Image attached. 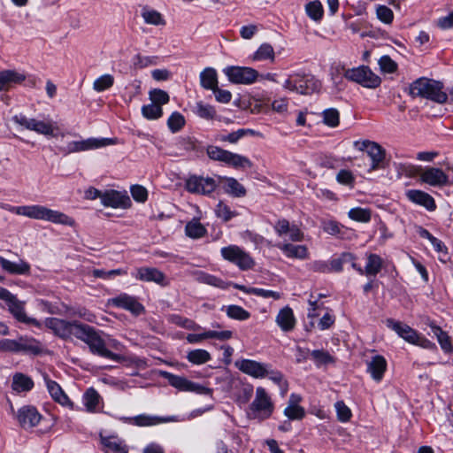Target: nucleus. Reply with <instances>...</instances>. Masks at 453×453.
<instances>
[{
	"instance_id": "f257e3e1",
	"label": "nucleus",
	"mask_w": 453,
	"mask_h": 453,
	"mask_svg": "<svg viewBox=\"0 0 453 453\" xmlns=\"http://www.w3.org/2000/svg\"><path fill=\"white\" fill-rule=\"evenodd\" d=\"M1 207L17 215L26 216L38 220H46L55 224L73 226L75 221L68 215L55 210L49 209L42 205H23L12 206L10 204H2Z\"/></svg>"
},
{
	"instance_id": "f03ea898",
	"label": "nucleus",
	"mask_w": 453,
	"mask_h": 453,
	"mask_svg": "<svg viewBox=\"0 0 453 453\" xmlns=\"http://www.w3.org/2000/svg\"><path fill=\"white\" fill-rule=\"evenodd\" d=\"M103 331L83 324L77 339L85 342L92 354L105 357L116 362L123 360V357L113 353L106 348V337Z\"/></svg>"
},
{
	"instance_id": "7ed1b4c3",
	"label": "nucleus",
	"mask_w": 453,
	"mask_h": 453,
	"mask_svg": "<svg viewBox=\"0 0 453 453\" xmlns=\"http://www.w3.org/2000/svg\"><path fill=\"white\" fill-rule=\"evenodd\" d=\"M410 94L413 97H424L439 104H443L448 99L447 94L442 91L441 83L426 78H419L412 82Z\"/></svg>"
},
{
	"instance_id": "20e7f679",
	"label": "nucleus",
	"mask_w": 453,
	"mask_h": 453,
	"mask_svg": "<svg viewBox=\"0 0 453 453\" xmlns=\"http://www.w3.org/2000/svg\"><path fill=\"white\" fill-rule=\"evenodd\" d=\"M387 326L409 343L418 345L427 349H436L434 342L425 338L416 330L404 323L390 319L387 320Z\"/></svg>"
},
{
	"instance_id": "39448f33",
	"label": "nucleus",
	"mask_w": 453,
	"mask_h": 453,
	"mask_svg": "<svg viewBox=\"0 0 453 453\" xmlns=\"http://www.w3.org/2000/svg\"><path fill=\"white\" fill-rule=\"evenodd\" d=\"M12 121L27 130L34 131L45 136L56 137L59 131V127L56 123L27 118L22 113L14 115Z\"/></svg>"
},
{
	"instance_id": "423d86ee",
	"label": "nucleus",
	"mask_w": 453,
	"mask_h": 453,
	"mask_svg": "<svg viewBox=\"0 0 453 453\" xmlns=\"http://www.w3.org/2000/svg\"><path fill=\"white\" fill-rule=\"evenodd\" d=\"M343 76L352 82L357 83L366 88H376L381 83V79L368 66L361 65L344 71Z\"/></svg>"
},
{
	"instance_id": "0eeeda50",
	"label": "nucleus",
	"mask_w": 453,
	"mask_h": 453,
	"mask_svg": "<svg viewBox=\"0 0 453 453\" xmlns=\"http://www.w3.org/2000/svg\"><path fill=\"white\" fill-rule=\"evenodd\" d=\"M206 153L211 159L223 162L235 168L251 166V162L248 157L223 150L218 146H208Z\"/></svg>"
},
{
	"instance_id": "6e6552de",
	"label": "nucleus",
	"mask_w": 453,
	"mask_h": 453,
	"mask_svg": "<svg viewBox=\"0 0 453 453\" xmlns=\"http://www.w3.org/2000/svg\"><path fill=\"white\" fill-rule=\"evenodd\" d=\"M319 87L318 81L303 72H297L288 74L285 81V88L296 91L299 94H310Z\"/></svg>"
},
{
	"instance_id": "1a4fd4ad",
	"label": "nucleus",
	"mask_w": 453,
	"mask_h": 453,
	"mask_svg": "<svg viewBox=\"0 0 453 453\" xmlns=\"http://www.w3.org/2000/svg\"><path fill=\"white\" fill-rule=\"evenodd\" d=\"M44 325L57 336L66 339L72 335L77 338L83 324L78 321H67L58 318H48L45 319Z\"/></svg>"
},
{
	"instance_id": "9d476101",
	"label": "nucleus",
	"mask_w": 453,
	"mask_h": 453,
	"mask_svg": "<svg viewBox=\"0 0 453 453\" xmlns=\"http://www.w3.org/2000/svg\"><path fill=\"white\" fill-rule=\"evenodd\" d=\"M219 185L212 177H203L201 175H190L185 181V188L188 192L196 195L210 196Z\"/></svg>"
},
{
	"instance_id": "9b49d317",
	"label": "nucleus",
	"mask_w": 453,
	"mask_h": 453,
	"mask_svg": "<svg viewBox=\"0 0 453 453\" xmlns=\"http://www.w3.org/2000/svg\"><path fill=\"white\" fill-rule=\"evenodd\" d=\"M354 147L359 151L366 152L371 158L370 171H375L382 167L386 157V150L378 143L369 140L354 142Z\"/></svg>"
},
{
	"instance_id": "f8f14e48",
	"label": "nucleus",
	"mask_w": 453,
	"mask_h": 453,
	"mask_svg": "<svg viewBox=\"0 0 453 453\" xmlns=\"http://www.w3.org/2000/svg\"><path fill=\"white\" fill-rule=\"evenodd\" d=\"M220 253L225 260L234 264L241 270H249L255 265L250 254L236 245L223 247Z\"/></svg>"
},
{
	"instance_id": "ddd939ff",
	"label": "nucleus",
	"mask_w": 453,
	"mask_h": 453,
	"mask_svg": "<svg viewBox=\"0 0 453 453\" xmlns=\"http://www.w3.org/2000/svg\"><path fill=\"white\" fill-rule=\"evenodd\" d=\"M224 72L229 81L234 84H252L258 76L257 71L251 67L228 66Z\"/></svg>"
},
{
	"instance_id": "4468645a",
	"label": "nucleus",
	"mask_w": 453,
	"mask_h": 453,
	"mask_svg": "<svg viewBox=\"0 0 453 453\" xmlns=\"http://www.w3.org/2000/svg\"><path fill=\"white\" fill-rule=\"evenodd\" d=\"M418 173L421 182L432 187L441 188L448 185L449 182V176L438 167H419Z\"/></svg>"
},
{
	"instance_id": "2eb2a0df",
	"label": "nucleus",
	"mask_w": 453,
	"mask_h": 453,
	"mask_svg": "<svg viewBox=\"0 0 453 453\" xmlns=\"http://www.w3.org/2000/svg\"><path fill=\"white\" fill-rule=\"evenodd\" d=\"M132 276L137 280L154 282L162 287L169 285L165 274L156 267L142 266L136 268Z\"/></svg>"
},
{
	"instance_id": "dca6fc26",
	"label": "nucleus",
	"mask_w": 453,
	"mask_h": 453,
	"mask_svg": "<svg viewBox=\"0 0 453 453\" xmlns=\"http://www.w3.org/2000/svg\"><path fill=\"white\" fill-rule=\"evenodd\" d=\"M250 409L255 418H266L272 411L273 407L269 397L263 388H257L256 397L250 405Z\"/></svg>"
},
{
	"instance_id": "f3484780",
	"label": "nucleus",
	"mask_w": 453,
	"mask_h": 453,
	"mask_svg": "<svg viewBox=\"0 0 453 453\" xmlns=\"http://www.w3.org/2000/svg\"><path fill=\"white\" fill-rule=\"evenodd\" d=\"M8 306V311L12 313V315L19 321L27 325H33L36 327H41L42 323L34 318H30L27 315L25 311V303L19 301L16 296H13L8 303H6Z\"/></svg>"
},
{
	"instance_id": "a211bd4d",
	"label": "nucleus",
	"mask_w": 453,
	"mask_h": 453,
	"mask_svg": "<svg viewBox=\"0 0 453 453\" xmlns=\"http://www.w3.org/2000/svg\"><path fill=\"white\" fill-rule=\"evenodd\" d=\"M42 379L52 399L62 406L73 409V403L69 399L58 383L50 380L46 372L42 373Z\"/></svg>"
},
{
	"instance_id": "6ab92c4d",
	"label": "nucleus",
	"mask_w": 453,
	"mask_h": 453,
	"mask_svg": "<svg viewBox=\"0 0 453 453\" xmlns=\"http://www.w3.org/2000/svg\"><path fill=\"white\" fill-rule=\"evenodd\" d=\"M101 203L105 207L127 209L131 205V201L126 193L111 189L104 192Z\"/></svg>"
},
{
	"instance_id": "aec40b11",
	"label": "nucleus",
	"mask_w": 453,
	"mask_h": 453,
	"mask_svg": "<svg viewBox=\"0 0 453 453\" xmlns=\"http://www.w3.org/2000/svg\"><path fill=\"white\" fill-rule=\"evenodd\" d=\"M196 280L199 283L210 285V286H212V287H215V288H221V289H226L230 285H233V287L234 288L239 289V290H241V291H242L244 293L250 294V288H246L245 286L240 285V284H237V283L226 282L223 280H221L220 278H218V277H216L214 275L209 274V273H204V272H197V273H196Z\"/></svg>"
},
{
	"instance_id": "412c9836",
	"label": "nucleus",
	"mask_w": 453,
	"mask_h": 453,
	"mask_svg": "<svg viewBox=\"0 0 453 453\" xmlns=\"http://www.w3.org/2000/svg\"><path fill=\"white\" fill-rule=\"evenodd\" d=\"M113 306L129 311L134 315H140L144 311V307L135 297L126 293L111 298L110 301Z\"/></svg>"
},
{
	"instance_id": "4be33fe9",
	"label": "nucleus",
	"mask_w": 453,
	"mask_h": 453,
	"mask_svg": "<svg viewBox=\"0 0 453 453\" xmlns=\"http://www.w3.org/2000/svg\"><path fill=\"white\" fill-rule=\"evenodd\" d=\"M41 418V414L35 407L30 405L21 407L17 413V419L24 429H30L37 426Z\"/></svg>"
},
{
	"instance_id": "5701e85b",
	"label": "nucleus",
	"mask_w": 453,
	"mask_h": 453,
	"mask_svg": "<svg viewBox=\"0 0 453 453\" xmlns=\"http://www.w3.org/2000/svg\"><path fill=\"white\" fill-rule=\"evenodd\" d=\"M235 366L243 373L257 379L264 378L268 374L265 365L250 359L236 361Z\"/></svg>"
},
{
	"instance_id": "b1692460",
	"label": "nucleus",
	"mask_w": 453,
	"mask_h": 453,
	"mask_svg": "<svg viewBox=\"0 0 453 453\" xmlns=\"http://www.w3.org/2000/svg\"><path fill=\"white\" fill-rule=\"evenodd\" d=\"M406 197L411 203L424 207L428 211H434L436 210V203L434 197L419 189H409L405 193Z\"/></svg>"
},
{
	"instance_id": "393cba45",
	"label": "nucleus",
	"mask_w": 453,
	"mask_h": 453,
	"mask_svg": "<svg viewBox=\"0 0 453 453\" xmlns=\"http://www.w3.org/2000/svg\"><path fill=\"white\" fill-rule=\"evenodd\" d=\"M366 371L371 375L373 380L380 382L384 377L387 371V360L381 355H376L366 362Z\"/></svg>"
},
{
	"instance_id": "a878e982",
	"label": "nucleus",
	"mask_w": 453,
	"mask_h": 453,
	"mask_svg": "<svg viewBox=\"0 0 453 453\" xmlns=\"http://www.w3.org/2000/svg\"><path fill=\"white\" fill-rule=\"evenodd\" d=\"M99 436L104 450L106 453L109 451L113 453H128L127 447L124 443V441L117 435L105 436L101 433Z\"/></svg>"
},
{
	"instance_id": "bb28decb",
	"label": "nucleus",
	"mask_w": 453,
	"mask_h": 453,
	"mask_svg": "<svg viewBox=\"0 0 453 453\" xmlns=\"http://www.w3.org/2000/svg\"><path fill=\"white\" fill-rule=\"evenodd\" d=\"M26 80V75L15 70L0 71V91L9 90L13 85Z\"/></svg>"
},
{
	"instance_id": "cd10ccee",
	"label": "nucleus",
	"mask_w": 453,
	"mask_h": 453,
	"mask_svg": "<svg viewBox=\"0 0 453 453\" xmlns=\"http://www.w3.org/2000/svg\"><path fill=\"white\" fill-rule=\"evenodd\" d=\"M0 266L11 274L27 275L30 273V265L22 259L18 262H12L0 256Z\"/></svg>"
},
{
	"instance_id": "c85d7f7f",
	"label": "nucleus",
	"mask_w": 453,
	"mask_h": 453,
	"mask_svg": "<svg viewBox=\"0 0 453 453\" xmlns=\"http://www.w3.org/2000/svg\"><path fill=\"white\" fill-rule=\"evenodd\" d=\"M134 424L139 426H156L161 423H168V422H177L180 421L178 417L176 416H168V417H158V416H150L146 414H141L135 416L134 418Z\"/></svg>"
},
{
	"instance_id": "c756f323",
	"label": "nucleus",
	"mask_w": 453,
	"mask_h": 453,
	"mask_svg": "<svg viewBox=\"0 0 453 453\" xmlns=\"http://www.w3.org/2000/svg\"><path fill=\"white\" fill-rule=\"evenodd\" d=\"M116 143V139L112 138H88L78 141L79 152L96 150Z\"/></svg>"
},
{
	"instance_id": "7c9ffc66",
	"label": "nucleus",
	"mask_w": 453,
	"mask_h": 453,
	"mask_svg": "<svg viewBox=\"0 0 453 453\" xmlns=\"http://www.w3.org/2000/svg\"><path fill=\"white\" fill-rule=\"evenodd\" d=\"M301 396L299 395L292 394L290 395L288 405L285 408V416L290 419H302L304 417L305 411L303 407L299 405Z\"/></svg>"
},
{
	"instance_id": "2f4dec72",
	"label": "nucleus",
	"mask_w": 453,
	"mask_h": 453,
	"mask_svg": "<svg viewBox=\"0 0 453 453\" xmlns=\"http://www.w3.org/2000/svg\"><path fill=\"white\" fill-rule=\"evenodd\" d=\"M219 180H224V189L226 193L234 196V197H242L246 194L245 188L238 182V180L234 178L231 177H218Z\"/></svg>"
},
{
	"instance_id": "473e14b6",
	"label": "nucleus",
	"mask_w": 453,
	"mask_h": 453,
	"mask_svg": "<svg viewBox=\"0 0 453 453\" xmlns=\"http://www.w3.org/2000/svg\"><path fill=\"white\" fill-rule=\"evenodd\" d=\"M309 255L306 245L285 243V257H287L305 260L309 258Z\"/></svg>"
},
{
	"instance_id": "72a5a7b5",
	"label": "nucleus",
	"mask_w": 453,
	"mask_h": 453,
	"mask_svg": "<svg viewBox=\"0 0 453 453\" xmlns=\"http://www.w3.org/2000/svg\"><path fill=\"white\" fill-rule=\"evenodd\" d=\"M201 86L209 90H213L218 87V75L214 68L207 67L200 73Z\"/></svg>"
},
{
	"instance_id": "f704fd0d",
	"label": "nucleus",
	"mask_w": 453,
	"mask_h": 453,
	"mask_svg": "<svg viewBox=\"0 0 453 453\" xmlns=\"http://www.w3.org/2000/svg\"><path fill=\"white\" fill-rule=\"evenodd\" d=\"M141 16L143 19V21L148 25H153V26H165V20L163 17V15L154 10L150 9L149 7H143L141 11Z\"/></svg>"
},
{
	"instance_id": "c9c22d12",
	"label": "nucleus",
	"mask_w": 453,
	"mask_h": 453,
	"mask_svg": "<svg viewBox=\"0 0 453 453\" xmlns=\"http://www.w3.org/2000/svg\"><path fill=\"white\" fill-rule=\"evenodd\" d=\"M100 395L95 388H88L82 396V401L86 411L91 413L96 412L100 402Z\"/></svg>"
},
{
	"instance_id": "e433bc0d",
	"label": "nucleus",
	"mask_w": 453,
	"mask_h": 453,
	"mask_svg": "<svg viewBox=\"0 0 453 453\" xmlns=\"http://www.w3.org/2000/svg\"><path fill=\"white\" fill-rule=\"evenodd\" d=\"M427 325L430 326L433 334L436 336L441 348L445 352H449L452 349V345L449 337L440 326H436L434 322L428 320Z\"/></svg>"
},
{
	"instance_id": "4c0bfd02",
	"label": "nucleus",
	"mask_w": 453,
	"mask_h": 453,
	"mask_svg": "<svg viewBox=\"0 0 453 453\" xmlns=\"http://www.w3.org/2000/svg\"><path fill=\"white\" fill-rule=\"evenodd\" d=\"M367 263L365 267V274L367 276L377 275L383 265L382 258L377 254H367Z\"/></svg>"
},
{
	"instance_id": "58836bf2",
	"label": "nucleus",
	"mask_w": 453,
	"mask_h": 453,
	"mask_svg": "<svg viewBox=\"0 0 453 453\" xmlns=\"http://www.w3.org/2000/svg\"><path fill=\"white\" fill-rule=\"evenodd\" d=\"M12 389L17 392L29 391L34 387L32 379L22 373H16L12 380Z\"/></svg>"
},
{
	"instance_id": "ea45409f",
	"label": "nucleus",
	"mask_w": 453,
	"mask_h": 453,
	"mask_svg": "<svg viewBox=\"0 0 453 453\" xmlns=\"http://www.w3.org/2000/svg\"><path fill=\"white\" fill-rule=\"evenodd\" d=\"M163 376L168 380L169 384L173 388L180 391L189 392L191 380H188V379L181 376L174 375L168 372H164Z\"/></svg>"
},
{
	"instance_id": "a19ab883",
	"label": "nucleus",
	"mask_w": 453,
	"mask_h": 453,
	"mask_svg": "<svg viewBox=\"0 0 453 453\" xmlns=\"http://www.w3.org/2000/svg\"><path fill=\"white\" fill-rule=\"evenodd\" d=\"M305 12L308 17L316 22L320 21L324 15L323 5L319 0L307 3L305 4Z\"/></svg>"
},
{
	"instance_id": "79ce46f5",
	"label": "nucleus",
	"mask_w": 453,
	"mask_h": 453,
	"mask_svg": "<svg viewBox=\"0 0 453 453\" xmlns=\"http://www.w3.org/2000/svg\"><path fill=\"white\" fill-rule=\"evenodd\" d=\"M311 357L318 367L334 364L335 362L334 357L328 351L324 349H316L311 351Z\"/></svg>"
},
{
	"instance_id": "37998d69",
	"label": "nucleus",
	"mask_w": 453,
	"mask_h": 453,
	"mask_svg": "<svg viewBox=\"0 0 453 453\" xmlns=\"http://www.w3.org/2000/svg\"><path fill=\"white\" fill-rule=\"evenodd\" d=\"M253 61L273 60L274 50L271 44L263 43L251 56Z\"/></svg>"
},
{
	"instance_id": "c03bdc74",
	"label": "nucleus",
	"mask_w": 453,
	"mask_h": 453,
	"mask_svg": "<svg viewBox=\"0 0 453 453\" xmlns=\"http://www.w3.org/2000/svg\"><path fill=\"white\" fill-rule=\"evenodd\" d=\"M195 113L201 119L211 120L216 118L217 111L214 106L200 101L196 104Z\"/></svg>"
},
{
	"instance_id": "a18cd8bd",
	"label": "nucleus",
	"mask_w": 453,
	"mask_h": 453,
	"mask_svg": "<svg viewBox=\"0 0 453 453\" xmlns=\"http://www.w3.org/2000/svg\"><path fill=\"white\" fill-rule=\"evenodd\" d=\"M211 354L205 349H194L188 353L187 359L194 365H203L210 361Z\"/></svg>"
},
{
	"instance_id": "49530a36",
	"label": "nucleus",
	"mask_w": 453,
	"mask_h": 453,
	"mask_svg": "<svg viewBox=\"0 0 453 453\" xmlns=\"http://www.w3.org/2000/svg\"><path fill=\"white\" fill-rule=\"evenodd\" d=\"M348 216L352 220L367 223L371 220L372 213L370 209L356 207L349 211Z\"/></svg>"
},
{
	"instance_id": "de8ad7c7",
	"label": "nucleus",
	"mask_w": 453,
	"mask_h": 453,
	"mask_svg": "<svg viewBox=\"0 0 453 453\" xmlns=\"http://www.w3.org/2000/svg\"><path fill=\"white\" fill-rule=\"evenodd\" d=\"M185 231L188 236L194 239L200 238L206 233L205 227L198 220L188 222L186 225Z\"/></svg>"
},
{
	"instance_id": "09e8293b",
	"label": "nucleus",
	"mask_w": 453,
	"mask_h": 453,
	"mask_svg": "<svg viewBox=\"0 0 453 453\" xmlns=\"http://www.w3.org/2000/svg\"><path fill=\"white\" fill-rule=\"evenodd\" d=\"M142 114L145 119L154 120L162 117L163 110L160 105L151 103L142 107Z\"/></svg>"
},
{
	"instance_id": "8fccbe9b",
	"label": "nucleus",
	"mask_w": 453,
	"mask_h": 453,
	"mask_svg": "<svg viewBox=\"0 0 453 453\" xmlns=\"http://www.w3.org/2000/svg\"><path fill=\"white\" fill-rule=\"evenodd\" d=\"M17 348L18 352L28 351L34 354H37L41 350L39 343L34 339L20 338L19 340L17 341Z\"/></svg>"
},
{
	"instance_id": "3c124183",
	"label": "nucleus",
	"mask_w": 453,
	"mask_h": 453,
	"mask_svg": "<svg viewBox=\"0 0 453 453\" xmlns=\"http://www.w3.org/2000/svg\"><path fill=\"white\" fill-rule=\"evenodd\" d=\"M114 83V78L111 74H104L93 82V88L97 92L104 91L112 87Z\"/></svg>"
},
{
	"instance_id": "603ef678",
	"label": "nucleus",
	"mask_w": 453,
	"mask_h": 453,
	"mask_svg": "<svg viewBox=\"0 0 453 453\" xmlns=\"http://www.w3.org/2000/svg\"><path fill=\"white\" fill-rule=\"evenodd\" d=\"M175 146L181 152H188L196 150V142L190 136H181L176 140Z\"/></svg>"
},
{
	"instance_id": "864d4df0",
	"label": "nucleus",
	"mask_w": 453,
	"mask_h": 453,
	"mask_svg": "<svg viewBox=\"0 0 453 453\" xmlns=\"http://www.w3.org/2000/svg\"><path fill=\"white\" fill-rule=\"evenodd\" d=\"M322 116L323 123L330 127H336L340 123V113L334 108L325 110Z\"/></svg>"
},
{
	"instance_id": "5fc2aeb1",
	"label": "nucleus",
	"mask_w": 453,
	"mask_h": 453,
	"mask_svg": "<svg viewBox=\"0 0 453 453\" xmlns=\"http://www.w3.org/2000/svg\"><path fill=\"white\" fill-rule=\"evenodd\" d=\"M185 122L184 116L178 111H174L168 118L167 126L173 133H176L184 127Z\"/></svg>"
},
{
	"instance_id": "6e6d98bb",
	"label": "nucleus",
	"mask_w": 453,
	"mask_h": 453,
	"mask_svg": "<svg viewBox=\"0 0 453 453\" xmlns=\"http://www.w3.org/2000/svg\"><path fill=\"white\" fill-rule=\"evenodd\" d=\"M226 315L234 319L246 320L250 318V314L248 311L244 310L239 305H229L226 308Z\"/></svg>"
},
{
	"instance_id": "4d7b16f0",
	"label": "nucleus",
	"mask_w": 453,
	"mask_h": 453,
	"mask_svg": "<svg viewBox=\"0 0 453 453\" xmlns=\"http://www.w3.org/2000/svg\"><path fill=\"white\" fill-rule=\"evenodd\" d=\"M157 59V57L142 56L141 54H136L133 58L132 63L135 69H142L150 65H156Z\"/></svg>"
},
{
	"instance_id": "13d9d810",
	"label": "nucleus",
	"mask_w": 453,
	"mask_h": 453,
	"mask_svg": "<svg viewBox=\"0 0 453 453\" xmlns=\"http://www.w3.org/2000/svg\"><path fill=\"white\" fill-rule=\"evenodd\" d=\"M126 274H127V270L121 269V268L114 269V270H111V271H104L102 269H94L92 271L93 277L101 278V279H104V280L111 279L117 275H126Z\"/></svg>"
},
{
	"instance_id": "bf43d9fd",
	"label": "nucleus",
	"mask_w": 453,
	"mask_h": 453,
	"mask_svg": "<svg viewBox=\"0 0 453 453\" xmlns=\"http://www.w3.org/2000/svg\"><path fill=\"white\" fill-rule=\"evenodd\" d=\"M337 414V418L341 422H347L350 419L352 413L350 409L344 403L343 401H338L334 404Z\"/></svg>"
},
{
	"instance_id": "052dcab7",
	"label": "nucleus",
	"mask_w": 453,
	"mask_h": 453,
	"mask_svg": "<svg viewBox=\"0 0 453 453\" xmlns=\"http://www.w3.org/2000/svg\"><path fill=\"white\" fill-rule=\"evenodd\" d=\"M150 99L151 100V103L162 107L163 104L169 102L170 96L165 90L156 88L150 91Z\"/></svg>"
},
{
	"instance_id": "680f3d73",
	"label": "nucleus",
	"mask_w": 453,
	"mask_h": 453,
	"mask_svg": "<svg viewBox=\"0 0 453 453\" xmlns=\"http://www.w3.org/2000/svg\"><path fill=\"white\" fill-rule=\"evenodd\" d=\"M377 18L385 24H391L394 19V13L390 8L386 5H379L376 8Z\"/></svg>"
},
{
	"instance_id": "e2e57ef3",
	"label": "nucleus",
	"mask_w": 453,
	"mask_h": 453,
	"mask_svg": "<svg viewBox=\"0 0 453 453\" xmlns=\"http://www.w3.org/2000/svg\"><path fill=\"white\" fill-rule=\"evenodd\" d=\"M169 321L172 322L173 324H175L179 326H181V327H184L187 329H195L196 326L193 320L183 318L177 314L170 315Z\"/></svg>"
},
{
	"instance_id": "0e129e2a",
	"label": "nucleus",
	"mask_w": 453,
	"mask_h": 453,
	"mask_svg": "<svg viewBox=\"0 0 453 453\" xmlns=\"http://www.w3.org/2000/svg\"><path fill=\"white\" fill-rule=\"evenodd\" d=\"M285 235L293 242H300L303 239V233L296 226H289L288 222L285 221Z\"/></svg>"
},
{
	"instance_id": "69168bd1",
	"label": "nucleus",
	"mask_w": 453,
	"mask_h": 453,
	"mask_svg": "<svg viewBox=\"0 0 453 453\" xmlns=\"http://www.w3.org/2000/svg\"><path fill=\"white\" fill-rule=\"evenodd\" d=\"M217 217L222 219L224 221L230 220L235 213L230 210V208L223 202H219L215 209Z\"/></svg>"
},
{
	"instance_id": "338daca9",
	"label": "nucleus",
	"mask_w": 453,
	"mask_h": 453,
	"mask_svg": "<svg viewBox=\"0 0 453 453\" xmlns=\"http://www.w3.org/2000/svg\"><path fill=\"white\" fill-rule=\"evenodd\" d=\"M379 65L382 72L392 73L396 71V63L388 56H382L379 60Z\"/></svg>"
},
{
	"instance_id": "774afa93",
	"label": "nucleus",
	"mask_w": 453,
	"mask_h": 453,
	"mask_svg": "<svg viewBox=\"0 0 453 453\" xmlns=\"http://www.w3.org/2000/svg\"><path fill=\"white\" fill-rule=\"evenodd\" d=\"M131 195L133 198L139 203H143L148 198L147 189L141 185L133 186L131 188Z\"/></svg>"
}]
</instances>
